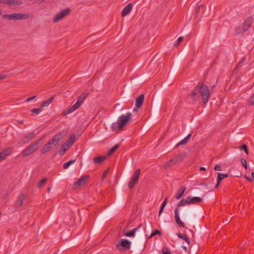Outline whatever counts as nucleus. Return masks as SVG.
Instances as JSON below:
<instances>
[{
	"label": "nucleus",
	"mask_w": 254,
	"mask_h": 254,
	"mask_svg": "<svg viewBox=\"0 0 254 254\" xmlns=\"http://www.w3.org/2000/svg\"><path fill=\"white\" fill-rule=\"evenodd\" d=\"M248 105L249 106H252L254 105V93L252 95L250 100H249Z\"/></svg>",
	"instance_id": "37"
},
{
	"label": "nucleus",
	"mask_w": 254,
	"mask_h": 254,
	"mask_svg": "<svg viewBox=\"0 0 254 254\" xmlns=\"http://www.w3.org/2000/svg\"><path fill=\"white\" fill-rule=\"evenodd\" d=\"M199 170L200 171H204L206 170V168L205 167H201L200 168H199Z\"/></svg>",
	"instance_id": "53"
},
{
	"label": "nucleus",
	"mask_w": 254,
	"mask_h": 254,
	"mask_svg": "<svg viewBox=\"0 0 254 254\" xmlns=\"http://www.w3.org/2000/svg\"><path fill=\"white\" fill-rule=\"evenodd\" d=\"M202 6H203L202 5H199V6H198L196 7V11L197 13L199 12V11L200 10V8L201 7H202Z\"/></svg>",
	"instance_id": "52"
},
{
	"label": "nucleus",
	"mask_w": 254,
	"mask_h": 254,
	"mask_svg": "<svg viewBox=\"0 0 254 254\" xmlns=\"http://www.w3.org/2000/svg\"><path fill=\"white\" fill-rule=\"evenodd\" d=\"M75 141V135L74 134H72L70 137L68 138V139L65 142V144L68 145V146L69 147L72 145H73Z\"/></svg>",
	"instance_id": "24"
},
{
	"label": "nucleus",
	"mask_w": 254,
	"mask_h": 254,
	"mask_svg": "<svg viewBox=\"0 0 254 254\" xmlns=\"http://www.w3.org/2000/svg\"><path fill=\"white\" fill-rule=\"evenodd\" d=\"M177 235L179 238L185 240L188 244H190V239L185 234H182L181 233H179L177 234Z\"/></svg>",
	"instance_id": "27"
},
{
	"label": "nucleus",
	"mask_w": 254,
	"mask_h": 254,
	"mask_svg": "<svg viewBox=\"0 0 254 254\" xmlns=\"http://www.w3.org/2000/svg\"><path fill=\"white\" fill-rule=\"evenodd\" d=\"M214 87H215V85H212V88H214Z\"/></svg>",
	"instance_id": "59"
},
{
	"label": "nucleus",
	"mask_w": 254,
	"mask_h": 254,
	"mask_svg": "<svg viewBox=\"0 0 254 254\" xmlns=\"http://www.w3.org/2000/svg\"><path fill=\"white\" fill-rule=\"evenodd\" d=\"M70 9L69 8H66L60 11L59 13L56 14L53 17V21L54 23H57L61 20L64 17L69 14L70 12Z\"/></svg>",
	"instance_id": "9"
},
{
	"label": "nucleus",
	"mask_w": 254,
	"mask_h": 254,
	"mask_svg": "<svg viewBox=\"0 0 254 254\" xmlns=\"http://www.w3.org/2000/svg\"><path fill=\"white\" fill-rule=\"evenodd\" d=\"M33 17V15L30 13H18V20H24Z\"/></svg>",
	"instance_id": "23"
},
{
	"label": "nucleus",
	"mask_w": 254,
	"mask_h": 254,
	"mask_svg": "<svg viewBox=\"0 0 254 254\" xmlns=\"http://www.w3.org/2000/svg\"><path fill=\"white\" fill-rule=\"evenodd\" d=\"M55 97V96L54 95V96L51 97L50 98H49L46 101L43 102L41 104V107L43 108V107L48 106L50 105V104H51L52 102Z\"/></svg>",
	"instance_id": "26"
},
{
	"label": "nucleus",
	"mask_w": 254,
	"mask_h": 254,
	"mask_svg": "<svg viewBox=\"0 0 254 254\" xmlns=\"http://www.w3.org/2000/svg\"><path fill=\"white\" fill-rule=\"evenodd\" d=\"M44 138V137H41L38 140L31 143L28 147L24 149L21 152L22 156L26 157L35 152L40 147V145L42 144V141Z\"/></svg>",
	"instance_id": "3"
},
{
	"label": "nucleus",
	"mask_w": 254,
	"mask_h": 254,
	"mask_svg": "<svg viewBox=\"0 0 254 254\" xmlns=\"http://www.w3.org/2000/svg\"><path fill=\"white\" fill-rule=\"evenodd\" d=\"M200 95L202 97L203 103H207L210 98V93L208 86L202 82H199L190 93V96L193 101L197 100Z\"/></svg>",
	"instance_id": "1"
},
{
	"label": "nucleus",
	"mask_w": 254,
	"mask_h": 254,
	"mask_svg": "<svg viewBox=\"0 0 254 254\" xmlns=\"http://www.w3.org/2000/svg\"><path fill=\"white\" fill-rule=\"evenodd\" d=\"M36 133L34 131H32L23 136L21 139V141L23 143H27L33 139Z\"/></svg>",
	"instance_id": "15"
},
{
	"label": "nucleus",
	"mask_w": 254,
	"mask_h": 254,
	"mask_svg": "<svg viewBox=\"0 0 254 254\" xmlns=\"http://www.w3.org/2000/svg\"><path fill=\"white\" fill-rule=\"evenodd\" d=\"M47 190H48V192H50V188H48L47 189Z\"/></svg>",
	"instance_id": "58"
},
{
	"label": "nucleus",
	"mask_w": 254,
	"mask_h": 254,
	"mask_svg": "<svg viewBox=\"0 0 254 254\" xmlns=\"http://www.w3.org/2000/svg\"><path fill=\"white\" fill-rule=\"evenodd\" d=\"M240 161L243 166L245 168V169H247V164L246 160L245 158H241Z\"/></svg>",
	"instance_id": "42"
},
{
	"label": "nucleus",
	"mask_w": 254,
	"mask_h": 254,
	"mask_svg": "<svg viewBox=\"0 0 254 254\" xmlns=\"http://www.w3.org/2000/svg\"><path fill=\"white\" fill-rule=\"evenodd\" d=\"M140 173V169H137L128 183L129 189H132L137 184Z\"/></svg>",
	"instance_id": "10"
},
{
	"label": "nucleus",
	"mask_w": 254,
	"mask_h": 254,
	"mask_svg": "<svg viewBox=\"0 0 254 254\" xmlns=\"http://www.w3.org/2000/svg\"><path fill=\"white\" fill-rule=\"evenodd\" d=\"M175 212V220L176 221V223L179 225V226L181 228H185V224L181 220L179 214V208L176 207L174 211Z\"/></svg>",
	"instance_id": "12"
},
{
	"label": "nucleus",
	"mask_w": 254,
	"mask_h": 254,
	"mask_svg": "<svg viewBox=\"0 0 254 254\" xmlns=\"http://www.w3.org/2000/svg\"><path fill=\"white\" fill-rule=\"evenodd\" d=\"M182 248L184 250H185L186 252L187 251L188 249H187V248L186 246H182Z\"/></svg>",
	"instance_id": "56"
},
{
	"label": "nucleus",
	"mask_w": 254,
	"mask_h": 254,
	"mask_svg": "<svg viewBox=\"0 0 254 254\" xmlns=\"http://www.w3.org/2000/svg\"><path fill=\"white\" fill-rule=\"evenodd\" d=\"M76 160H71L67 162L64 163L63 164V168L64 169H67L69 166L75 162Z\"/></svg>",
	"instance_id": "32"
},
{
	"label": "nucleus",
	"mask_w": 254,
	"mask_h": 254,
	"mask_svg": "<svg viewBox=\"0 0 254 254\" xmlns=\"http://www.w3.org/2000/svg\"><path fill=\"white\" fill-rule=\"evenodd\" d=\"M2 17L8 20H18V13H13L10 14H3L2 15Z\"/></svg>",
	"instance_id": "20"
},
{
	"label": "nucleus",
	"mask_w": 254,
	"mask_h": 254,
	"mask_svg": "<svg viewBox=\"0 0 254 254\" xmlns=\"http://www.w3.org/2000/svg\"><path fill=\"white\" fill-rule=\"evenodd\" d=\"M31 112L36 114H39L41 111L42 110L41 108L39 109H33L31 110Z\"/></svg>",
	"instance_id": "40"
},
{
	"label": "nucleus",
	"mask_w": 254,
	"mask_h": 254,
	"mask_svg": "<svg viewBox=\"0 0 254 254\" xmlns=\"http://www.w3.org/2000/svg\"><path fill=\"white\" fill-rule=\"evenodd\" d=\"M64 137V133L60 132L54 136L53 138L44 145L41 150V153L45 154L46 153L51 151L55 146H56L60 141Z\"/></svg>",
	"instance_id": "2"
},
{
	"label": "nucleus",
	"mask_w": 254,
	"mask_h": 254,
	"mask_svg": "<svg viewBox=\"0 0 254 254\" xmlns=\"http://www.w3.org/2000/svg\"><path fill=\"white\" fill-rule=\"evenodd\" d=\"M190 204L188 197L185 199H182L177 204V207H181Z\"/></svg>",
	"instance_id": "30"
},
{
	"label": "nucleus",
	"mask_w": 254,
	"mask_h": 254,
	"mask_svg": "<svg viewBox=\"0 0 254 254\" xmlns=\"http://www.w3.org/2000/svg\"><path fill=\"white\" fill-rule=\"evenodd\" d=\"M245 61H246V58L245 57H243L241 59V60L238 63V64L236 65V66L235 67V70H239V68L240 67H241L243 65V64L245 62Z\"/></svg>",
	"instance_id": "33"
},
{
	"label": "nucleus",
	"mask_w": 254,
	"mask_h": 254,
	"mask_svg": "<svg viewBox=\"0 0 254 254\" xmlns=\"http://www.w3.org/2000/svg\"><path fill=\"white\" fill-rule=\"evenodd\" d=\"M162 254H171L170 251L166 247L162 249Z\"/></svg>",
	"instance_id": "43"
},
{
	"label": "nucleus",
	"mask_w": 254,
	"mask_h": 254,
	"mask_svg": "<svg viewBox=\"0 0 254 254\" xmlns=\"http://www.w3.org/2000/svg\"><path fill=\"white\" fill-rule=\"evenodd\" d=\"M43 1H44V0H41V2Z\"/></svg>",
	"instance_id": "60"
},
{
	"label": "nucleus",
	"mask_w": 254,
	"mask_h": 254,
	"mask_svg": "<svg viewBox=\"0 0 254 254\" xmlns=\"http://www.w3.org/2000/svg\"><path fill=\"white\" fill-rule=\"evenodd\" d=\"M111 127L113 130L116 131L118 129V123H113L111 125Z\"/></svg>",
	"instance_id": "41"
},
{
	"label": "nucleus",
	"mask_w": 254,
	"mask_h": 254,
	"mask_svg": "<svg viewBox=\"0 0 254 254\" xmlns=\"http://www.w3.org/2000/svg\"><path fill=\"white\" fill-rule=\"evenodd\" d=\"M183 39H184V37H180L178 39L176 43H175V46L178 47L180 43L183 41Z\"/></svg>",
	"instance_id": "45"
},
{
	"label": "nucleus",
	"mask_w": 254,
	"mask_h": 254,
	"mask_svg": "<svg viewBox=\"0 0 254 254\" xmlns=\"http://www.w3.org/2000/svg\"><path fill=\"white\" fill-rule=\"evenodd\" d=\"M161 232L157 230V229H155L154 230V231H153L150 235V236L148 237V238H151L153 236H155L156 235H161Z\"/></svg>",
	"instance_id": "36"
},
{
	"label": "nucleus",
	"mask_w": 254,
	"mask_h": 254,
	"mask_svg": "<svg viewBox=\"0 0 254 254\" xmlns=\"http://www.w3.org/2000/svg\"><path fill=\"white\" fill-rule=\"evenodd\" d=\"M133 4L131 3H128L123 9L122 12V16L124 17L128 15L132 10Z\"/></svg>",
	"instance_id": "17"
},
{
	"label": "nucleus",
	"mask_w": 254,
	"mask_h": 254,
	"mask_svg": "<svg viewBox=\"0 0 254 254\" xmlns=\"http://www.w3.org/2000/svg\"><path fill=\"white\" fill-rule=\"evenodd\" d=\"M17 122L19 125H22L23 124V120L18 121Z\"/></svg>",
	"instance_id": "55"
},
{
	"label": "nucleus",
	"mask_w": 254,
	"mask_h": 254,
	"mask_svg": "<svg viewBox=\"0 0 254 254\" xmlns=\"http://www.w3.org/2000/svg\"><path fill=\"white\" fill-rule=\"evenodd\" d=\"M69 148L68 145L65 143L63 144L61 147V149L63 150V152H66Z\"/></svg>",
	"instance_id": "38"
},
{
	"label": "nucleus",
	"mask_w": 254,
	"mask_h": 254,
	"mask_svg": "<svg viewBox=\"0 0 254 254\" xmlns=\"http://www.w3.org/2000/svg\"><path fill=\"white\" fill-rule=\"evenodd\" d=\"M57 254L55 253V254Z\"/></svg>",
	"instance_id": "61"
},
{
	"label": "nucleus",
	"mask_w": 254,
	"mask_h": 254,
	"mask_svg": "<svg viewBox=\"0 0 254 254\" xmlns=\"http://www.w3.org/2000/svg\"><path fill=\"white\" fill-rule=\"evenodd\" d=\"M89 178V175H83L76 182L74 183V186L75 187H79L81 185H83L86 183L88 179Z\"/></svg>",
	"instance_id": "13"
},
{
	"label": "nucleus",
	"mask_w": 254,
	"mask_h": 254,
	"mask_svg": "<svg viewBox=\"0 0 254 254\" xmlns=\"http://www.w3.org/2000/svg\"><path fill=\"white\" fill-rule=\"evenodd\" d=\"M214 169L215 171H220L222 170V168L221 166L220 165H219V164L216 165L215 166V167H214Z\"/></svg>",
	"instance_id": "46"
},
{
	"label": "nucleus",
	"mask_w": 254,
	"mask_h": 254,
	"mask_svg": "<svg viewBox=\"0 0 254 254\" xmlns=\"http://www.w3.org/2000/svg\"><path fill=\"white\" fill-rule=\"evenodd\" d=\"M239 148L241 150H244L245 152H246V153L247 154H248V153H249L248 149V147L246 144H245V143L243 144L242 145H241L239 147Z\"/></svg>",
	"instance_id": "35"
},
{
	"label": "nucleus",
	"mask_w": 254,
	"mask_h": 254,
	"mask_svg": "<svg viewBox=\"0 0 254 254\" xmlns=\"http://www.w3.org/2000/svg\"><path fill=\"white\" fill-rule=\"evenodd\" d=\"M4 75H2L0 74V80L4 79Z\"/></svg>",
	"instance_id": "57"
},
{
	"label": "nucleus",
	"mask_w": 254,
	"mask_h": 254,
	"mask_svg": "<svg viewBox=\"0 0 254 254\" xmlns=\"http://www.w3.org/2000/svg\"><path fill=\"white\" fill-rule=\"evenodd\" d=\"M25 199V195L24 194H20L17 198L15 202V207H18L22 205L23 201Z\"/></svg>",
	"instance_id": "21"
},
{
	"label": "nucleus",
	"mask_w": 254,
	"mask_h": 254,
	"mask_svg": "<svg viewBox=\"0 0 254 254\" xmlns=\"http://www.w3.org/2000/svg\"><path fill=\"white\" fill-rule=\"evenodd\" d=\"M186 188L185 187H181L179 188L178 191L175 195V197L177 199H179L184 194Z\"/></svg>",
	"instance_id": "22"
},
{
	"label": "nucleus",
	"mask_w": 254,
	"mask_h": 254,
	"mask_svg": "<svg viewBox=\"0 0 254 254\" xmlns=\"http://www.w3.org/2000/svg\"><path fill=\"white\" fill-rule=\"evenodd\" d=\"M186 156L187 153L186 152L177 154L167 163L166 166L169 167L171 166L180 163Z\"/></svg>",
	"instance_id": "8"
},
{
	"label": "nucleus",
	"mask_w": 254,
	"mask_h": 254,
	"mask_svg": "<svg viewBox=\"0 0 254 254\" xmlns=\"http://www.w3.org/2000/svg\"><path fill=\"white\" fill-rule=\"evenodd\" d=\"M253 23V18L249 16L245 20L242 26H238L236 28L235 34L240 35L246 32L250 27Z\"/></svg>",
	"instance_id": "5"
},
{
	"label": "nucleus",
	"mask_w": 254,
	"mask_h": 254,
	"mask_svg": "<svg viewBox=\"0 0 254 254\" xmlns=\"http://www.w3.org/2000/svg\"><path fill=\"white\" fill-rule=\"evenodd\" d=\"M131 242L127 239H122L116 244V249L121 252L130 249Z\"/></svg>",
	"instance_id": "7"
},
{
	"label": "nucleus",
	"mask_w": 254,
	"mask_h": 254,
	"mask_svg": "<svg viewBox=\"0 0 254 254\" xmlns=\"http://www.w3.org/2000/svg\"><path fill=\"white\" fill-rule=\"evenodd\" d=\"M222 176H223V178H227L229 176L228 174H222Z\"/></svg>",
	"instance_id": "54"
},
{
	"label": "nucleus",
	"mask_w": 254,
	"mask_h": 254,
	"mask_svg": "<svg viewBox=\"0 0 254 254\" xmlns=\"http://www.w3.org/2000/svg\"><path fill=\"white\" fill-rule=\"evenodd\" d=\"M167 202H168V198L167 197H166L165 198L164 200L163 201V202H162L161 206L165 207Z\"/></svg>",
	"instance_id": "48"
},
{
	"label": "nucleus",
	"mask_w": 254,
	"mask_h": 254,
	"mask_svg": "<svg viewBox=\"0 0 254 254\" xmlns=\"http://www.w3.org/2000/svg\"><path fill=\"white\" fill-rule=\"evenodd\" d=\"M164 207H165L164 206H163L161 205V207L160 208V210H159V214H158L159 216H160V215L161 214V213L163 211Z\"/></svg>",
	"instance_id": "51"
},
{
	"label": "nucleus",
	"mask_w": 254,
	"mask_h": 254,
	"mask_svg": "<svg viewBox=\"0 0 254 254\" xmlns=\"http://www.w3.org/2000/svg\"><path fill=\"white\" fill-rule=\"evenodd\" d=\"M223 177L222 173H218L217 178V184L215 187V188L217 189L219 187V184L223 179Z\"/></svg>",
	"instance_id": "31"
},
{
	"label": "nucleus",
	"mask_w": 254,
	"mask_h": 254,
	"mask_svg": "<svg viewBox=\"0 0 254 254\" xmlns=\"http://www.w3.org/2000/svg\"><path fill=\"white\" fill-rule=\"evenodd\" d=\"M132 114L127 112L126 115H122L118 118V129L122 130L131 119Z\"/></svg>",
	"instance_id": "6"
},
{
	"label": "nucleus",
	"mask_w": 254,
	"mask_h": 254,
	"mask_svg": "<svg viewBox=\"0 0 254 254\" xmlns=\"http://www.w3.org/2000/svg\"><path fill=\"white\" fill-rule=\"evenodd\" d=\"M245 178L250 181V182H253L254 181V172L252 173V177H249L247 176H245Z\"/></svg>",
	"instance_id": "39"
},
{
	"label": "nucleus",
	"mask_w": 254,
	"mask_h": 254,
	"mask_svg": "<svg viewBox=\"0 0 254 254\" xmlns=\"http://www.w3.org/2000/svg\"><path fill=\"white\" fill-rule=\"evenodd\" d=\"M189 200V203L190 204H199L201 203L202 201V199L201 198L197 196H194L193 197H190V196H188Z\"/></svg>",
	"instance_id": "19"
},
{
	"label": "nucleus",
	"mask_w": 254,
	"mask_h": 254,
	"mask_svg": "<svg viewBox=\"0 0 254 254\" xmlns=\"http://www.w3.org/2000/svg\"><path fill=\"white\" fill-rule=\"evenodd\" d=\"M36 97V96H32V97H29V98H28L25 101L26 102H29L30 101H32V100L34 99Z\"/></svg>",
	"instance_id": "49"
},
{
	"label": "nucleus",
	"mask_w": 254,
	"mask_h": 254,
	"mask_svg": "<svg viewBox=\"0 0 254 254\" xmlns=\"http://www.w3.org/2000/svg\"><path fill=\"white\" fill-rule=\"evenodd\" d=\"M191 136V134H189L184 139L179 142L176 145V146H181L182 145L186 144L188 143L189 140L190 139V136Z\"/></svg>",
	"instance_id": "28"
},
{
	"label": "nucleus",
	"mask_w": 254,
	"mask_h": 254,
	"mask_svg": "<svg viewBox=\"0 0 254 254\" xmlns=\"http://www.w3.org/2000/svg\"><path fill=\"white\" fill-rule=\"evenodd\" d=\"M66 152H63V150L62 149L60 148V149H59L57 152V154L58 153L59 155H60L61 156H63L64 155L65 153Z\"/></svg>",
	"instance_id": "47"
},
{
	"label": "nucleus",
	"mask_w": 254,
	"mask_h": 254,
	"mask_svg": "<svg viewBox=\"0 0 254 254\" xmlns=\"http://www.w3.org/2000/svg\"><path fill=\"white\" fill-rule=\"evenodd\" d=\"M164 207H165L164 206H163L161 205V207L160 208V210H159V214H158L159 216H160V215L161 214V213L163 211Z\"/></svg>",
	"instance_id": "50"
},
{
	"label": "nucleus",
	"mask_w": 254,
	"mask_h": 254,
	"mask_svg": "<svg viewBox=\"0 0 254 254\" xmlns=\"http://www.w3.org/2000/svg\"><path fill=\"white\" fill-rule=\"evenodd\" d=\"M108 172H109V169H106V170H105L104 171V172H103V174L102 175V181H104L105 179V178H106L107 175L108 173Z\"/></svg>",
	"instance_id": "44"
},
{
	"label": "nucleus",
	"mask_w": 254,
	"mask_h": 254,
	"mask_svg": "<svg viewBox=\"0 0 254 254\" xmlns=\"http://www.w3.org/2000/svg\"><path fill=\"white\" fill-rule=\"evenodd\" d=\"M142 226V224H140L137 227L133 229L129 232H127V227L124 228L123 233L124 235L126 237H133L135 236V233L137 230L139 229Z\"/></svg>",
	"instance_id": "11"
},
{
	"label": "nucleus",
	"mask_w": 254,
	"mask_h": 254,
	"mask_svg": "<svg viewBox=\"0 0 254 254\" xmlns=\"http://www.w3.org/2000/svg\"><path fill=\"white\" fill-rule=\"evenodd\" d=\"M1 3H4L7 5H20L22 2L20 1H18L16 0H2V1H0Z\"/></svg>",
	"instance_id": "16"
},
{
	"label": "nucleus",
	"mask_w": 254,
	"mask_h": 254,
	"mask_svg": "<svg viewBox=\"0 0 254 254\" xmlns=\"http://www.w3.org/2000/svg\"><path fill=\"white\" fill-rule=\"evenodd\" d=\"M47 178H44L40 181L38 184V188H41L43 185H44L47 182Z\"/></svg>",
	"instance_id": "34"
},
{
	"label": "nucleus",
	"mask_w": 254,
	"mask_h": 254,
	"mask_svg": "<svg viewBox=\"0 0 254 254\" xmlns=\"http://www.w3.org/2000/svg\"><path fill=\"white\" fill-rule=\"evenodd\" d=\"M144 95L143 94H141L135 100V106L137 108H140L144 101Z\"/></svg>",
	"instance_id": "18"
},
{
	"label": "nucleus",
	"mask_w": 254,
	"mask_h": 254,
	"mask_svg": "<svg viewBox=\"0 0 254 254\" xmlns=\"http://www.w3.org/2000/svg\"><path fill=\"white\" fill-rule=\"evenodd\" d=\"M88 93H83L78 98L77 102L72 106L70 107L67 110L63 112V114L66 115L78 109L82 104L84 100L86 98Z\"/></svg>",
	"instance_id": "4"
},
{
	"label": "nucleus",
	"mask_w": 254,
	"mask_h": 254,
	"mask_svg": "<svg viewBox=\"0 0 254 254\" xmlns=\"http://www.w3.org/2000/svg\"><path fill=\"white\" fill-rule=\"evenodd\" d=\"M120 145L117 144L114 146L112 148H111L107 153V156H110L112 155L119 147Z\"/></svg>",
	"instance_id": "29"
},
{
	"label": "nucleus",
	"mask_w": 254,
	"mask_h": 254,
	"mask_svg": "<svg viewBox=\"0 0 254 254\" xmlns=\"http://www.w3.org/2000/svg\"><path fill=\"white\" fill-rule=\"evenodd\" d=\"M107 157V156H100L96 157L93 158V161L95 163L100 164L104 162L106 159Z\"/></svg>",
	"instance_id": "25"
},
{
	"label": "nucleus",
	"mask_w": 254,
	"mask_h": 254,
	"mask_svg": "<svg viewBox=\"0 0 254 254\" xmlns=\"http://www.w3.org/2000/svg\"><path fill=\"white\" fill-rule=\"evenodd\" d=\"M12 149L10 148H7L0 152V162L4 160L6 157L10 155L11 153Z\"/></svg>",
	"instance_id": "14"
}]
</instances>
